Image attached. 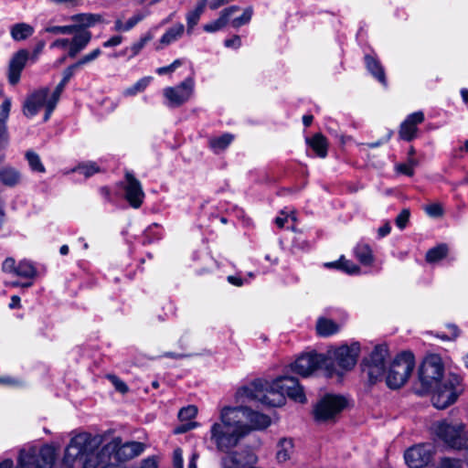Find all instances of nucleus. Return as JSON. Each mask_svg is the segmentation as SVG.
<instances>
[{"instance_id":"nucleus-16","label":"nucleus","mask_w":468,"mask_h":468,"mask_svg":"<svg viewBox=\"0 0 468 468\" xmlns=\"http://www.w3.org/2000/svg\"><path fill=\"white\" fill-rule=\"evenodd\" d=\"M220 459V468H248L255 465L258 458L250 450L229 451Z\"/></svg>"},{"instance_id":"nucleus-42","label":"nucleus","mask_w":468,"mask_h":468,"mask_svg":"<svg viewBox=\"0 0 468 468\" xmlns=\"http://www.w3.org/2000/svg\"><path fill=\"white\" fill-rule=\"evenodd\" d=\"M45 31L51 34L70 35L79 31V26H54L47 27Z\"/></svg>"},{"instance_id":"nucleus-45","label":"nucleus","mask_w":468,"mask_h":468,"mask_svg":"<svg viewBox=\"0 0 468 468\" xmlns=\"http://www.w3.org/2000/svg\"><path fill=\"white\" fill-rule=\"evenodd\" d=\"M437 468H462V462L459 459L443 457L440 460Z\"/></svg>"},{"instance_id":"nucleus-23","label":"nucleus","mask_w":468,"mask_h":468,"mask_svg":"<svg viewBox=\"0 0 468 468\" xmlns=\"http://www.w3.org/2000/svg\"><path fill=\"white\" fill-rule=\"evenodd\" d=\"M79 66H75V64L69 66V68H67L65 70H64V73H63V78L61 80V81L58 84V86L51 91V99L49 101V109L52 108V107H56L58 100H59V97L66 86V84L69 82V80H70V78L73 76L74 74V70L78 68Z\"/></svg>"},{"instance_id":"nucleus-24","label":"nucleus","mask_w":468,"mask_h":468,"mask_svg":"<svg viewBox=\"0 0 468 468\" xmlns=\"http://www.w3.org/2000/svg\"><path fill=\"white\" fill-rule=\"evenodd\" d=\"M147 16V11H141L135 13L126 21H122V19H116L114 22L113 30L117 32H128L132 30L138 23L143 21Z\"/></svg>"},{"instance_id":"nucleus-48","label":"nucleus","mask_w":468,"mask_h":468,"mask_svg":"<svg viewBox=\"0 0 468 468\" xmlns=\"http://www.w3.org/2000/svg\"><path fill=\"white\" fill-rule=\"evenodd\" d=\"M340 269L344 270L347 273L354 274L359 272V267L354 262L346 260L344 257L340 258Z\"/></svg>"},{"instance_id":"nucleus-36","label":"nucleus","mask_w":468,"mask_h":468,"mask_svg":"<svg viewBox=\"0 0 468 468\" xmlns=\"http://www.w3.org/2000/svg\"><path fill=\"white\" fill-rule=\"evenodd\" d=\"M16 275L26 279H33L37 276V270L30 261H21L17 264Z\"/></svg>"},{"instance_id":"nucleus-44","label":"nucleus","mask_w":468,"mask_h":468,"mask_svg":"<svg viewBox=\"0 0 468 468\" xmlns=\"http://www.w3.org/2000/svg\"><path fill=\"white\" fill-rule=\"evenodd\" d=\"M74 171H79L83 174L86 177H90L92 175L100 172V167L94 162L80 165Z\"/></svg>"},{"instance_id":"nucleus-25","label":"nucleus","mask_w":468,"mask_h":468,"mask_svg":"<svg viewBox=\"0 0 468 468\" xmlns=\"http://www.w3.org/2000/svg\"><path fill=\"white\" fill-rule=\"evenodd\" d=\"M365 63L367 70L371 75L376 78L381 84L386 85V75L380 62L372 55L365 56Z\"/></svg>"},{"instance_id":"nucleus-61","label":"nucleus","mask_w":468,"mask_h":468,"mask_svg":"<svg viewBox=\"0 0 468 468\" xmlns=\"http://www.w3.org/2000/svg\"><path fill=\"white\" fill-rule=\"evenodd\" d=\"M229 4L227 0H210L209 8L211 10H217L220 6Z\"/></svg>"},{"instance_id":"nucleus-17","label":"nucleus","mask_w":468,"mask_h":468,"mask_svg":"<svg viewBox=\"0 0 468 468\" xmlns=\"http://www.w3.org/2000/svg\"><path fill=\"white\" fill-rule=\"evenodd\" d=\"M431 444H419L408 449L404 454L406 463L410 468H422L429 464L434 455Z\"/></svg>"},{"instance_id":"nucleus-63","label":"nucleus","mask_w":468,"mask_h":468,"mask_svg":"<svg viewBox=\"0 0 468 468\" xmlns=\"http://www.w3.org/2000/svg\"><path fill=\"white\" fill-rule=\"evenodd\" d=\"M390 225L389 223H386L384 224L382 227H380L378 230V236L379 237H385L386 235H388L389 232H390Z\"/></svg>"},{"instance_id":"nucleus-21","label":"nucleus","mask_w":468,"mask_h":468,"mask_svg":"<svg viewBox=\"0 0 468 468\" xmlns=\"http://www.w3.org/2000/svg\"><path fill=\"white\" fill-rule=\"evenodd\" d=\"M28 53L26 50H19L12 58L9 64V80L15 84L18 81L20 73L27 60Z\"/></svg>"},{"instance_id":"nucleus-15","label":"nucleus","mask_w":468,"mask_h":468,"mask_svg":"<svg viewBox=\"0 0 468 468\" xmlns=\"http://www.w3.org/2000/svg\"><path fill=\"white\" fill-rule=\"evenodd\" d=\"M324 363V355L312 351L301 355L292 365V369L302 377H308Z\"/></svg>"},{"instance_id":"nucleus-34","label":"nucleus","mask_w":468,"mask_h":468,"mask_svg":"<svg viewBox=\"0 0 468 468\" xmlns=\"http://www.w3.org/2000/svg\"><path fill=\"white\" fill-rule=\"evenodd\" d=\"M10 33L14 40L21 41L33 35L34 28L28 24L18 23L11 27Z\"/></svg>"},{"instance_id":"nucleus-40","label":"nucleus","mask_w":468,"mask_h":468,"mask_svg":"<svg viewBox=\"0 0 468 468\" xmlns=\"http://www.w3.org/2000/svg\"><path fill=\"white\" fill-rule=\"evenodd\" d=\"M252 13H253L252 8L248 7L243 11V13L239 16L233 17V18L231 16L229 22L233 27L239 28V27L250 23L251 16H252Z\"/></svg>"},{"instance_id":"nucleus-53","label":"nucleus","mask_w":468,"mask_h":468,"mask_svg":"<svg viewBox=\"0 0 468 468\" xmlns=\"http://www.w3.org/2000/svg\"><path fill=\"white\" fill-rule=\"evenodd\" d=\"M16 267L17 265L16 264V261L13 258H6L2 264L3 271L8 273L16 274Z\"/></svg>"},{"instance_id":"nucleus-32","label":"nucleus","mask_w":468,"mask_h":468,"mask_svg":"<svg viewBox=\"0 0 468 468\" xmlns=\"http://www.w3.org/2000/svg\"><path fill=\"white\" fill-rule=\"evenodd\" d=\"M339 330V325L335 324L333 320L327 318H319L316 323V331L320 336H329L337 333Z\"/></svg>"},{"instance_id":"nucleus-7","label":"nucleus","mask_w":468,"mask_h":468,"mask_svg":"<svg viewBox=\"0 0 468 468\" xmlns=\"http://www.w3.org/2000/svg\"><path fill=\"white\" fill-rule=\"evenodd\" d=\"M196 81L187 77L176 86L165 87L162 90L164 104L169 108H178L191 100L195 94Z\"/></svg>"},{"instance_id":"nucleus-39","label":"nucleus","mask_w":468,"mask_h":468,"mask_svg":"<svg viewBox=\"0 0 468 468\" xmlns=\"http://www.w3.org/2000/svg\"><path fill=\"white\" fill-rule=\"evenodd\" d=\"M153 34L149 31L145 33L144 36H142L138 41L133 43L132 46L129 48L131 51L130 58L137 56L141 52V50L145 47V45L153 39Z\"/></svg>"},{"instance_id":"nucleus-46","label":"nucleus","mask_w":468,"mask_h":468,"mask_svg":"<svg viewBox=\"0 0 468 468\" xmlns=\"http://www.w3.org/2000/svg\"><path fill=\"white\" fill-rule=\"evenodd\" d=\"M197 413V408L195 406L190 405L180 410V411L178 412V418L181 420H190L196 417Z\"/></svg>"},{"instance_id":"nucleus-47","label":"nucleus","mask_w":468,"mask_h":468,"mask_svg":"<svg viewBox=\"0 0 468 468\" xmlns=\"http://www.w3.org/2000/svg\"><path fill=\"white\" fill-rule=\"evenodd\" d=\"M410 216L409 208H403L396 218V225L399 229H403L407 226Z\"/></svg>"},{"instance_id":"nucleus-12","label":"nucleus","mask_w":468,"mask_h":468,"mask_svg":"<svg viewBox=\"0 0 468 468\" xmlns=\"http://www.w3.org/2000/svg\"><path fill=\"white\" fill-rule=\"evenodd\" d=\"M459 383V378L452 375L449 376V378L444 380L443 384L430 389L429 391L433 392L431 401L434 407L443 410L454 403L458 396L456 386H458Z\"/></svg>"},{"instance_id":"nucleus-1","label":"nucleus","mask_w":468,"mask_h":468,"mask_svg":"<svg viewBox=\"0 0 468 468\" xmlns=\"http://www.w3.org/2000/svg\"><path fill=\"white\" fill-rule=\"evenodd\" d=\"M271 424L269 416L247 407H224L219 421L210 428V441L220 452H229L252 430L266 429Z\"/></svg>"},{"instance_id":"nucleus-14","label":"nucleus","mask_w":468,"mask_h":468,"mask_svg":"<svg viewBox=\"0 0 468 468\" xmlns=\"http://www.w3.org/2000/svg\"><path fill=\"white\" fill-rule=\"evenodd\" d=\"M122 187L124 191V198L129 205L133 208H139L145 197L141 182L135 178L133 173L126 171Z\"/></svg>"},{"instance_id":"nucleus-30","label":"nucleus","mask_w":468,"mask_h":468,"mask_svg":"<svg viewBox=\"0 0 468 468\" xmlns=\"http://www.w3.org/2000/svg\"><path fill=\"white\" fill-rule=\"evenodd\" d=\"M207 1V0H201L193 10L189 11L186 14V26H187V33L188 34L192 33L194 27L199 22V19H200L202 14L205 11Z\"/></svg>"},{"instance_id":"nucleus-8","label":"nucleus","mask_w":468,"mask_h":468,"mask_svg":"<svg viewBox=\"0 0 468 468\" xmlns=\"http://www.w3.org/2000/svg\"><path fill=\"white\" fill-rule=\"evenodd\" d=\"M443 373L444 367L441 357L431 355L424 359L420 367V381L426 390L435 388L442 384L441 381Z\"/></svg>"},{"instance_id":"nucleus-38","label":"nucleus","mask_w":468,"mask_h":468,"mask_svg":"<svg viewBox=\"0 0 468 468\" xmlns=\"http://www.w3.org/2000/svg\"><path fill=\"white\" fill-rule=\"evenodd\" d=\"M233 135L230 133H225L221 136L210 139L209 145L215 153L225 150L232 142Z\"/></svg>"},{"instance_id":"nucleus-6","label":"nucleus","mask_w":468,"mask_h":468,"mask_svg":"<svg viewBox=\"0 0 468 468\" xmlns=\"http://www.w3.org/2000/svg\"><path fill=\"white\" fill-rule=\"evenodd\" d=\"M55 461L54 452L50 448L41 450L39 456L36 451H20L18 464L16 468H52ZM13 461L6 459L0 463V468H12Z\"/></svg>"},{"instance_id":"nucleus-50","label":"nucleus","mask_w":468,"mask_h":468,"mask_svg":"<svg viewBox=\"0 0 468 468\" xmlns=\"http://www.w3.org/2000/svg\"><path fill=\"white\" fill-rule=\"evenodd\" d=\"M11 101L0 91V117H7L10 112Z\"/></svg>"},{"instance_id":"nucleus-3","label":"nucleus","mask_w":468,"mask_h":468,"mask_svg":"<svg viewBox=\"0 0 468 468\" xmlns=\"http://www.w3.org/2000/svg\"><path fill=\"white\" fill-rule=\"evenodd\" d=\"M101 443V436L83 432L74 436L65 450L64 464L68 468H97L93 450Z\"/></svg>"},{"instance_id":"nucleus-9","label":"nucleus","mask_w":468,"mask_h":468,"mask_svg":"<svg viewBox=\"0 0 468 468\" xmlns=\"http://www.w3.org/2000/svg\"><path fill=\"white\" fill-rule=\"evenodd\" d=\"M464 424L448 422L446 420L434 424L433 430L437 437L451 449L460 451L461 445L468 439L464 434Z\"/></svg>"},{"instance_id":"nucleus-64","label":"nucleus","mask_w":468,"mask_h":468,"mask_svg":"<svg viewBox=\"0 0 468 468\" xmlns=\"http://www.w3.org/2000/svg\"><path fill=\"white\" fill-rule=\"evenodd\" d=\"M465 451L464 460L468 466V439L464 441V442L461 445L460 451Z\"/></svg>"},{"instance_id":"nucleus-29","label":"nucleus","mask_w":468,"mask_h":468,"mask_svg":"<svg viewBox=\"0 0 468 468\" xmlns=\"http://www.w3.org/2000/svg\"><path fill=\"white\" fill-rule=\"evenodd\" d=\"M153 80L154 78L151 76H145L139 79L134 84L122 90V96L125 98L134 97L137 94L144 92L152 83Z\"/></svg>"},{"instance_id":"nucleus-28","label":"nucleus","mask_w":468,"mask_h":468,"mask_svg":"<svg viewBox=\"0 0 468 468\" xmlns=\"http://www.w3.org/2000/svg\"><path fill=\"white\" fill-rule=\"evenodd\" d=\"M21 179L19 171L11 166H5L0 169V182L9 187L16 186Z\"/></svg>"},{"instance_id":"nucleus-2","label":"nucleus","mask_w":468,"mask_h":468,"mask_svg":"<svg viewBox=\"0 0 468 468\" xmlns=\"http://www.w3.org/2000/svg\"><path fill=\"white\" fill-rule=\"evenodd\" d=\"M285 396L291 399L304 403L306 401L303 388L292 377H280L271 383L257 379L248 386L240 388L236 394L238 400H257L262 405L280 407L285 401Z\"/></svg>"},{"instance_id":"nucleus-27","label":"nucleus","mask_w":468,"mask_h":468,"mask_svg":"<svg viewBox=\"0 0 468 468\" xmlns=\"http://www.w3.org/2000/svg\"><path fill=\"white\" fill-rule=\"evenodd\" d=\"M423 119H406L399 128V137L405 141H411L417 133V125L420 123Z\"/></svg>"},{"instance_id":"nucleus-5","label":"nucleus","mask_w":468,"mask_h":468,"mask_svg":"<svg viewBox=\"0 0 468 468\" xmlns=\"http://www.w3.org/2000/svg\"><path fill=\"white\" fill-rule=\"evenodd\" d=\"M414 365V356L410 352H402L398 355L388 371L386 378L388 387L393 389L402 387L410 378Z\"/></svg>"},{"instance_id":"nucleus-20","label":"nucleus","mask_w":468,"mask_h":468,"mask_svg":"<svg viewBox=\"0 0 468 468\" xmlns=\"http://www.w3.org/2000/svg\"><path fill=\"white\" fill-rule=\"evenodd\" d=\"M185 32V27L181 23H177L169 27L155 44V49L161 50L165 47L175 43L180 39Z\"/></svg>"},{"instance_id":"nucleus-13","label":"nucleus","mask_w":468,"mask_h":468,"mask_svg":"<svg viewBox=\"0 0 468 468\" xmlns=\"http://www.w3.org/2000/svg\"><path fill=\"white\" fill-rule=\"evenodd\" d=\"M51 99V91L48 89H41L31 93L25 100L23 104V112L25 115H36L40 112L41 109H44V114L48 117L55 107L49 109V101Z\"/></svg>"},{"instance_id":"nucleus-22","label":"nucleus","mask_w":468,"mask_h":468,"mask_svg":"<svg viewBox=\"0 0 468 468\" xmlns=\"http://www.w3.org/2000/svg\"><path fill=\"white\" fill-rule=\"evenodd\" d=\"M74 37L70 39L69 56L74 58L84 49L91 39L90 31L73 32Z\"/></svg>"},{"instance_id":"nucleus-62","label":"nucleus","mask_w":468,"mask_h":468,"mask_svg":"<svg viewBox=\"0 0 468 468\" xmlns=\"http://www.w3.org/2000/svg\"><path fill=\"white\" fill-rule=\"evenodd\" d=\"M141 468H157V463L154 458H148L142 463Z\"/></svg>"},{"instance_id":"nucleus-60","label":"nucleus","mask_w":468,"mask_h":468,"mask_svg":"<svg viewBox=\"0 0 468 468\" xmlns=\"http://www.w3.org/2000/svg\"><path fill=\"white\" fill-rule=\"evenodd\" d=\"M195 426H196V423H194V422H188V423H186V424H182V425L177 426L175 429L174 432L176 434H182V433H185V432L190 431Z\"/></svg>"},{"instance_id":"nucleus-49","label":"nucleus","mask_w":468,"mask_h":468,"mask_svg":"<svg viewBox=\"0 0 468 468\" xmlns=\"http://www.w3.org/2000/svg\"><path fill=\"white\" fill-rule=\"evenodd\" d=\"M101 49L96 48V49L92 50L91 52L83 56L80 59H79V61L75 63V66H82V65L88 64V63L93 61L94 59H96L101 55Z\"/></svg>"},{"instance_id":"nucleus-19","label":"nucleus","mask_w":468,"mask_h":468,"mask_svg":"<svg viewBox=\"0 0 468 468\" xmlns=\"http://www.w3.org/2000/svg\"><path fill=\"white\" fill-rule=\"evenodd\" d=\"M239 7L238 5H232L223 9L218 18L209 23H207L203 26L204 31L207 33H214L224 28L230 20V17L234 15V13L238 12Z\"/></svg>"},{"instance_id":"nucleus-33","label":"nucleus","mask_w":468,"mask_h":468,"mask_svg":"<svg viewBox=\"0 0 468 468\" xmlns=\"http://www.w3.org/2000/svg\"><path fill=\"white\" fill-rule=\"evenodd\" d=\"M293 442L291 439H282L278 443L276 458L279 463L288 461L293 453Z\"/></svg>"},{"instance_id":"nucleus-55","label":"nucleus","mask_w":468,"mask_h":468,"mask_svg":"<svg viewBox=\"0 0 468 468\" xmlns=\"http://www.w3.org/2000/svg\"><path fill=\"white\" fill-rule=\"evenodd\" d=\"M69 44L70 40L69 38H58L50 45V48H68V50L69 51Z\"/></svg>"},{"instance_id":"nucleus-35","label":"nucleus","mask_w":468,"mask_h":468,"mask_svg":"<svg viewBox=\"0 0 468 468\" xmlns=\"http://www.w3.org/2000/svg\"><path fill=\"white\" fill-rule=\"evenodd\" d=\"M355 255L364 265H371L374 261L372 250L367 244H357L355 248Z\"/></svg>"},{"instance_id":"nucleus-4","label":"nucleus","mask_w":468,"mask_h":468,"mask_svg":"<svg viewBox=\"0 0 468 468\" xmlns=\"http://www.w3.org/2000/svg\"><path fill=\"white\" fill-rule=\"evenodd\" d=\"M145 445L139 441L122 442L120 437L113 438L104 444L101 451L94 453L98 458L97 468H112V466L130 461L144 451Z\"/></svg>"},{"instance_id":"nucleus-41","label":"nucleus","mask_w":468,"mask_h":468,"mask_svg":"<svg viewBox=\"0 0 468 468\" xmlns=\"http://www.w3.org/2000/svg\"><path fill=\"white\" fill-rule=\"evenodd\" d=\"M26 158L29 164L30 168L33 171L38 173H44L46 171L45 166L41 163L40 157L36 153L32 151H27L26 153Z\"/></svg>"},{"instance_id":"nucleus-52","label":"nucleus","mask_w":468,"mask_h":468,"mask_svg":"<svg viewBox=\"0 0 468 468\" xmlns=\"http://www.w3.org/2000/svg\"><path fill=\"white\" fill-rule=\"evenodd\" d=\"M8 143V133L4 119H0V147L4 148Z\"/></svg>"},{"instance_id":"nucleus-11","label":"nucleus","mask_w":468,"mask_h":468,"mask_svg":"<svg viewBox=\"0 0 468 468\" xmlns=\"http://www.w3.org/2000/svg\"><path fill=\"white\" fill-rule=\"evenodd\" d=\"M387 356V346L379 345L375 346L368 358L364 359L363 373L367 376L369 384H376L382 379Z\"/></svg>"},{"instance_id":"nucleus-18","label":"nucleus","mask_w":468,"mask_h":468,"mask_svg":"<svg viewBox=\"0 0 468 468\" xmlns=\"http://www.w3.org/2000/svg\"><path fill=\"white\" fill-rule=\"evenodd\" d=\"M359 350L357 343L352 344L350 346H340L335 351L336 365L346 370L351 369L356 363Z\"/></svg>"},{"instance_id":"nucleus-58","label":"nucleus","mask_w":468,"mask_h":468,"mask_svg":"<svg viewBox=\"0 0 468 468\" xmlns=\"http://www.w3.org/2000/svg\"><path fill=\"white\" fill-rule=\"evenodd\" d=\"M448 329H449V335H441V337L442 339L452 340V339H455L460 334L458 327L454 324H450L448 326Z\"/></svg>"},{"instance_id":"nucleus-26","label":"nucleus","mask_w":468,"mask_h":468,"mask_svg":"<svg viewBox=\"0 0 468 468\" xmlns=\"http://www.w3.org/2000/svg\"><path fill=\"white\" fill-rule=\"evenodd\" d=\"M70 20L75 22V26H79V31H82L81 28L90 27L102 20L101 16L90 13H82L74 15L70 17Z\"/></svg>"},{"instance_id":"nucleus-10","label":"nucleus","mask_w":468,"mask_h":468,"mask_svg":"<svg viewBox=\"0 0 468 468\" xmlns=\"http://www.w3.org/2000/svg\"><path fill=\"white\" fill-rule=\"evenodd\" d=\"M346 404L343 396L327 394L317 402L314 410V418L318 421L335 420Z\"/></svg>"},{"instance_id":"nucleus-57","label":"nucleus","mask_w":468,"mask_h":468,"mask_svg":"<svg viewBox=\"0 0 468 468\" xmlns=\"http://www.w3.org/2000/svg\"><path fill=\"white\" fill-rule=\"evenodd\" d=\"M224 44L227 48L238 49L241 46V39L239 36H234L231 38L226 39Z\"/></svg>"},{"instance_id":"nucleus-51","label":"nucleus","mask_w":468,"mask_h":468,"mask_svg":"<svg viewBox=\"0 0 468 468\" xmlns=\"http://www.w3.org/2000/svg\"><path fill=\"white\" fill-rule=\"evenodd\" d=\"M426 213L433 218L441 217L443 214V209L440 204H431L425 207Z\"/></svg>"},{"instance_id":"nucleus-54","label":"nucleus","mask_w":468,"mask_h":468,"mask_svg":"<svg viewBox=\"0 0 468 468\" xmlns=\"http://www.w3.org/2000/svg\"><path fill=\"white\" fill-rule=\"evenodd\" d=\"M109 378L111 379V381L113 384L116 390H118L119 392H121L122 394H124L128 391L127 385L123 381H122L120 378H118L115 376H110Z\"/></svg>"},{"instance_id":"nucleus-37","label":"nucleus","mask_w":468,"mask_h":468,"mask_svg":"<svg viewBox=\"0 0 468 468\" xmlns=\"http://www.w3.org/2000/svg\"><path fill=\"white\" fill-rule=\"evenodd\" d=\"M448 247L446 244H440L429 250L426 253V261L430 263L439 261L446 257Z\"/></svg>"},{"instance_id":"nucleus-59","label":"nucleus","mask_w":468,"mask_h":468,"mask_svg":"<svg viewBox=\"0 0 468 468\" xmlns=\"http://www.w3.org/2000/svg\"><path fill=\"white\" fill-rule=\"evenodd\" d=\"M122 42V37L121 36H114L109 38L107 41L103 43L104 48H112L119 46Z\"/></svg>"},{"instance_id":"nucleus-31","label":"nucleus","mask_w":468,"mask_h":468,"mask_svg":"<svg viewBox=\"0 0 468 468\" xmlns=\"http://www.w3.org/2000/svg\"><path fill=\"white\" fill-rule=\"evenodd\" d=\"M306 143L319 157L324 158L326 156L328 144L324 135L316 133L312 138H307Z\"/></svg>"},{"instance_id":"nucleus-56","label":"nucleus","mask_w":468,"mask_h":468,"mask_svg":"<svg viewBox=\"0 0 468 468\" xmlns=\"http://www.w3.org/2000/svg\"><path fill=\"white\" fill-rule=\"evenodd\" d=\"M173 463L175 468H183L182 450L177 448L173 453Z\"/></svg>"},{"instance_id":"nucleus-43","label":"nucleus","mask_w":468,"mask_h":468,"mask_svg":"<svg viewBox=\"0 0 468 468\" xmlns=\"http://www.w3.org/2000/svg\"><path fill=\"white\" fill-rule=\"evenodd\" d=\"M418 165V161L414 158L410 157L408 163L399 164L396 169L399 173L412 176L414 174V167Z\"/></svg>"}]
</instances>
